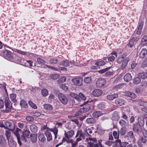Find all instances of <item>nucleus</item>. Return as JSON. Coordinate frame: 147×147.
Here are the masks:
<instances>
[{
    "label": "nucleus",
    "mask_w": 147,
    "mask_h": 147,
    "mask_svg": "<svg viewBox=\"0 0 147 147\" xmlns=\"http://www.w3.org/2000/svg\"><path fill=\"white\" fill-rule=\"evenodd\" d=\"M74 134V131L72 130H70L66 132L65 131L64 135L65 138H63L62 139L63 142L66 141L67 143H70L73 142L72 139H70L72 138Z\"/></svg>",
    "instance_id": "1"
},
{
    "label": "nucleus",
    "mask_w": 147,
    "mask_h": 147,
    "mask_svg": "<svg viewBox=\"0 0 147 147\" xmlns=\"http://www.w3.org/2000/svg\"><path fill=\"white\" fill-rule=\"evenodd\" d=\"M1 53L5 58L8 60H10L13 59V53L7 50H3Z\"/></svg>",
    "instance_id": "2"
},
{
    "label": "nucleus",
    "mask_w": 147,
    "mask_h": 147,
    "mask_svg": "<svg viewBox=\"0 0 147 147\" xmlns=\"http://www.w3.org/2000/svg\"><path fill=\"white\" fill-rule=\"evenodd\" d=\"M138 123L134 124L133 129L136 130L137 131L141 128V127L144 125V118H138Z\"/></svg>",
    "instance_id": "3"
},
{
    "label": "nucleus",
    "mask_w": 147,
    "mask_h": 147,
    "mask_svg": "<svg viewBox=\"0 0 147 147\" xmlns=\"http://www.w3.org/2000/svg\"><path fill=\"white\" fill-rule=\"evenodd\" d=\"M5 109L3 110L4 112L8 113L11 111L12 107L11 103L9 101L8 98H6L5 100Z\"/></svg>",
    "instance_id": "4"
},
{
    "label": "nucleus",
    "mask_w": 147,
    "mask_h": 147,
    "mask_svg": "<svg viewBox=\"0 0 147 147\" xmlns=\"http://www.w3.org/2000/svg\"><path fill=\"white\" fill-rule=\"evenodd\" d=\"M58 98L60 102L63 105H66L68 102L67 97L63 93H60L58 94Z\"/></svg>",
    "instance_id": "5"
},
{
    "label": "nucleus",
    "mask_w": 147,
    "mask_h": 147,
    "mask_svg": "<svg viewBox=\"0 0 147 147\" xmlns=\"http://www.w3.org/2000/svg\"><path fill=\"white\" fill-rule=\"evenodd\" d=\"M85 134H84L82 132L81 130H78L77 133L76 135L75 138H78L76 139L77 141H81L82 139H84L85 138Z\"/></svg>",
    "instance_id": "6"
},
{
    "label": "nucleus",
    "mask_w": 147,
    "mask_h": 147,
    "mask_svg": "<svg viewBox=\"0 0 147 147\" xmlns=\"http://www.w3.org/2000/svg\"><path fill=\"white\" fill-rule=\"evenodd\" d=\"M71 81L74 84L80 86L82 85L83 78L81 77L74 78L71 80Z\"/></svg>",
    "instance_id": "7"
},
{
    "label": "nucleus",
    "mask_w": 147,
    "mask_h": 147,
    "mask_svg": "<svg viewBox=\"0 0 147 147\" xmlns=\"http://www.w3.org/2000/svg\"><path fill=\"white\" fill-rule=\"evenodd\" d=\"M86 141H87L88 142V145L87 146V147H93L94 145V143L96 142L97 141L96 138H86Z\"/></svg>",
    "instance_id": "8"
},
{
    "label": "nucleus",
    "mask_w": 147,
    "mask_h": 147,
    "mask_svg": "<svg viewBox=\"0 0 147 147\" xmlns=\"http://www.w3.org/2000/svg\"><path fill=\"white\" fill-rule=\"evenodd\" d=\"M106 84V80L103 78L98 79L96 81V85L98 87H101L104 86Z\"/></svg>",
    "instance_id": "9"
},
{
    "label": "nucleus",
    "mask_w": 147,
    "mask_h": 147,
    "mask_svg": "<svg viewBox=\"0 0 147 147\" xmlns=\"http://www.w3.org/2000/svg\"><path fill=\"white\" fill-rule=\"evenodd\" d=\"M144 24V22L142 21H140L138 22V25L137 28L136 34L139 35L141 34L142 30Z\"/></svg>",
    "instance_id": "10"
},
{
    "label": "nucleus",
    "mask_w": 147,
    "mask_h": 147,
    "mask_svg": "<svg viewBox=\"0 0 147 147\" xmlns=\"http://www.w3.org/2000/svg\"><path fill=\"white\" fill-rule=\"evenodd\" d=\"M138 105L143 106V107L141 108L142 110L147 113V102L141 100L138 102Z\"/></svg>",
    "instance_id": "11"
},
{
    "label": "nucleus",
    "mask_w": 147,
    "mask_h": 147,
    "mask_svg": "<svg viewBox=\"0 0 147 147\" xmlns=\"http://www.w3.org/2000/svg\"><path fill=\"white\" fill-rule=\"evenodd\" d=\"M95 131L93 127H87L85 129V133L86 135H88L89 136H91V134L92 132H95Z\"/></svg>",
    "instance_id": "12"
},
{
    "label": "nucleus",
    "mask_w": 147,
    "mask_h": 147,
    "mask_svg": "<svg viewBox=\"0 0 147 147\" xmlns=\"http://www.w3.org/2000/svg\"><path fill=\"white\" fill-rule=\"evenodd\" d=\"M147 142V139L146 137H142L139 139L138 141V144L140 147H143L141 142L143 144H146Z\"/></svg>",
    "instance_id": "13"
},
{
    "label": "nucleus",
    "mask_w": 147,
    "mask_h": 147,
    "mask_svg": "<svg viewBox=\"0 0 147 147\" xmlns=\"http://www.w3.org/2000/svg\"><path fill=\"white\" fill-rule=\"evenodd\" d=\"M5 126L6 128H7L11 130H12L14 128L13 124L9 121H6L4 122Z\"/></svg>",
    "instance_id": "14"
},
{
    "label": "nucleus",
    "mask_w": 147,
    "mask_h": 147,
    "mask_svg": "<svg viewBox=\"0 0 147 147\" xmlns=\"http://www.w3.org/2000/svg\"><path fill=\"white\" fill-rule=\"evenodd\" d=\"M102 91L98 89L94 90L92 92V95L94 96L98 97L100 96L102 94Z\"/></svg>",
    "instance_id": "15"
},
{
    "label": "nucleus",
    "mask_w": 147,
    "mask_h": 147,
    "mask_svg": "<svg viewBox=\"0 0 147 147\" xmlns=\"http://www.w3.org/2000/svg\"><path fill=\"white\" fill-rule=\"evenodd\" d=\"M20 130V129L18 128H17L15 131L13 132L14 134L16 136L18 140V143L20 146L21 143L20 139V136L19 134V131Z\"/></svg>",
    "instance_id": "16"
},
{
    "label": "nucleus",
    "mask_w": 147,
    "mask_h": 147,
    "mask_svg": "<svg viewBox=\"0 0 147 147\" xmlns=\"http://www.w3.org/2000/svg\"><path fill=\"white\" fill-rule=\"evenodd\" d=\"M125 102L124 100L122 98H118L116 99L115 103L118 106H121L124 104Z\"/></svg>",
    "instance_id": "17"
},
{
    "label": "nucleus",
    "mask_w": 147,
    "mask_h": 147,
    "mask_svg": "<svg viewBox=\"0 0 147 147\" xmlns=\"http://www.w3.org/2000/svg\"><path fill=\"white\" fill-rule=\"evenodd\" d=\"M120 117L117 112L115 111L112 114L111 119L112 120L117 121L119 119Z\"/></svg>",
    "instance_id": "18"
},
{
    "label": "nucleus",
    "mask_w": 147,
    "mask_h": 147,
    "mask_svg": "<svg viewBox=\"0 0 147 147\" xmlns=\"http://www.w3.org/2000/svg\"><path fill=\"white\" fill-rule=\"evenodd\" d=\"M103 113L101 111H98L93 112L92 113V116L94 118H98L102 115Z\"/></svg>",
    "instance_id": "19"
},
{
    "label": "nucleus",
    "mask_w": 147,
    "mask_h": 147,
    "mask_svg": "<svg viewBox=\"0 0 147 147\" xmlns=\"http://www.w3.org/2000/svg\"><path fill=\"white\" fill-rule=\"evenodd\" d=\"M7 140L9 145L10 147H16V143L13 140L12 138H9Z\"/></svg>",
    "instance_id": "20"
},
{
    "label": "nucleus",
    "mask_w": 147,
    "mask_h": 147,
    "mask_svg": "<svg viewBox=\"0 0 147 147\" xmlns=\"http://www.w3.org/2000/svg\"><path fill=\"white\" fill-rule=\"evenodd\" d=\"M147 54V50L145 49H143L139 54V57L144 58Z\"/></svg>",
    "instance_id": "21"
},
{
    "label": "nucleus",
    "mask_w": 147,
    "mask_h": 147,
    "mask_svg": "<svg viewBox=\"0 0 147 147\" xmlns=\"http://www.w3.org/2000/svg\"><path fill=\"white\" fill-rule=\"evenodd\" d=\"M38 138L39 140L41 142H44L46 140L44 134L41 132L38 133Z\"/></svg>",
    "instance_id": "22"
},
{
    "label": "nucleus",
    "mask_w": 147,
    "mask_h": 147,
    "mask_svg": "<svg viewBox=\"0 0 147 147\" xmlns=\"http://www.w3.org/2000/svg\"><path fill=\"white\" fill-rule=\"evenodd\" d=\"M44 109L48 111H51L53 109V106L49 104H45L43 105Z\"/></svg>",
    "instance_id": "23"
},
{
    "label": "nucleus",
    "mask_w": 147,
    "mask_h": 147,
    "mask_svg": "<svg viewBox=\"0 0 147 147\" xmlns=\"http://www.w3.org/2000/svg\"><path fill=\"white\" fill-rule=\"evenodd\" d=\"M37 134H31L30 135V138L33 142H36L37 140Z\"/></svg>",
    "instance_id": "24"
},
{
    "label": "nucleus",
    "mask_w": 147,
    "mask_h": 147,
    "mask_svg": "<svg viewBox=\"0 0 147 147\" xmlns=\"http://www.w3.org/2000/svg\"><path fill=\"white\" fill-rule=\"evenodd\" d=\"M37 127L34 124H32L30 126L31 131L33 133H36L37 131Z\"/></svg>",
    "instance_id": "25"
},
{
    "label": "nucleus",
    "mask_w": 147,
    "mask_h": 147,
    "mask_svg": "<svg viewBox=\"0 0 147 147\" xmlns=\"http://www.w3.org/2000/svg\"><path fill=\"white\" fill-rule=\"evenodd\" d=\"M45 133L47 137L48 141H50L52 140V136L50 132L48 130H47L45 131Z\"/></svg>",
    "instance_id": "26"
},
{
    "label": "nucleus",
    "mask_w": 147,
    "mask_h": 147,
    "mask_svg": "<svg viewBox=\"0 0 147 147\" xmlns=\"http://www.w3.org/2000/svg\"><path fill=\"white\" fill-rule=\"evenodd\" d=\"M126 138L128 140H132L134 137V133L132 131H129L127 134L126 136Z\"/></svg>",
    "instance_id": "27"
},
{
    "label": "nucleus",
    "mask_w": 147,
    "mask_h": 147,
    "mask_svg": "<svg viewBox=\"0 0 147 147\" xmlns=\"http://www.w3.org/2000/svg\"><path fill=\"white\" fill-rule=\"evenodd\" d=\"M118 97V95L117 94L112 95H108L107 96V99L109 100H112L114 98Z\"/></svg>",
    "instance_id": "28"
},
{
    "label": "nucleus",
    "mask_w": 147,
    "mask_h": 147,
    "mask_svg": "<svg viewBox=\"0 0 147 147\" xmlns=\"http://www.w3.org/2000/svg\"><path fill=\"white\" fill-rule=\"evenodd\" d=\"M124 79L126 82H129L132 79L131 74H126L124 77Z\"/></svg>",
    "instance_id": "29"
},
{
    "label": "nucleus",
    "mask_w": 147,
    "mask_h": 147,
    "mask_svg": "<svg viewBox=\"0 0 147 147\" xmlns=\"http://www.w3.org/2000/svg\"><path fill=\"white\" fill-rule=\"evenodd\" d=\"M125 95L128 96H129L132 98H136V96L134 93L129 92H127L125 93Z\"/></svg>",
    "instance_id": "30"
},
{
    "label": "nucleus",
    "mask_w": 147,
    "mask_h": 147,
    "mask_svg": "<svg viewBox=\"0 0 147 147\" xmlns=\"http://www.w3.org/2000/svg\"><path fill=\"white\" fill-rule=\"evenodd\" d=\"M20 105L21 107L25 108H27L28 105L26 101L24 100H21L20 102Z\"/></svg>",
    "instance_id": "31"
},
{
    "label": "nucleus",
    "mask_w": 147,
    "mask_h": 147,
    "mask_svg": "<svg viewBox=\"0 0 147 147\" xmlns=\"http://www.w3.org/2000/svg\"><path fill=\"white\" fill-rule=\"evenodd\" d=\"M30 132L28 130H26L23 132L22 137L23 139H25L26 138H27L29 136Z\"/></svg>",
    "instance_id": "32"
},
{
    "label": "nucleus",
    "mask_w": 147,
    "mask_h": 147,
    "mask_svg": "<svg viewBox=\"0 0 147 147\" xmlns=\"http://www.w3.org/2000/svg\"><path fill=\"white\" fill-rule=\"evenodd\" d=\"M13 51L15 52L18 53L22 55H26L27 54V52H26L23 51L18 49H14Z\"/></svg>",
    "instance_id": "33"
},
{
    "label": "nucleus",
    "mask_w": 147,
    "mask_h": 147,
    "mask_svg": "<svg viewBox=\"0 0 147 147\" xmlns=\"http://www.w3.org/2000/svg\"><path fill=\"white\" fill-rule=\"evenodd\" d=\"M138 76L142 79H146L147 77V73L145 72L140 73Z\"/></svg>",
    "instance_id": "34"
},
{
    "label": "nucleus",
    "mask_w": 147,
    "mask_h": 147,
    "mask_svg": "<svg viewBox=\"0 0 147 147\" xmlns=\"http://www.w3.org/2000/svg\"><path fill=\"white\" fill-rule=\"evenodd\" d=\"M50 131L53 132L55 135V138L56 139L57 137V134L58 132V130L56 127H54L53 128H51Z\"/></svg>",
    "instance_id": "35"
},
{
    "label": "nucleus",
    "mask_w": 147,
    "mask_h": 147,
    "mask_svg": "<svg viewBox=\"0 0 147 147\" xmlns=\"http://www.w3.org/2000/svg\"><path fill=\"white\" fill-rule=\"evenodd\" d=\"M6 142L2 136H0V144L2 146H4L6 144Z\"/></svg>",
    "instance_id": "36"
},
{
    "label": "nucleus",
    "mask_w": 147,
    "mask_h": 147,
    "mask_svg": "<svg viewBox=\"0 0 147 147\" xmlns=\"http://www.w3.org/2000/svg\"><path fill=\"white\" fill-rule=\"evenodd\" d=\"M10 98L11 101L13 102H16V95L14 94H10Z\"/></svg>",
    "instance_id": "37"
},
{
    "label": "nucleus",
    "mask_w": 147,
    "mask_h": 147,
    "mask_svg": "<svg viewBox=\"0 0 147 147\" xmlns=\"http://www.w3.org/2000/svg\"><path fill=\"white\" fill-rule=\"evenodd\" d=\"M117 142L119 144V146L121 147H125L127 144H128V142H121V140H117Z\"/></svg>",
    "instance_id": "38"
},
{
    "label": "nucleus",
    "mask_w": 147,
    "mask_h": 147,
    "mask_svg": "<svg viewBox=\"0 0 147 147\" xmlns=\"http://www.w3.org/2000/svg\"><path fill=\"white\" fill-rule=\"evenodd\" d=\"M86 121L88 123L93 124L95 122L96 120L93 117H91L87 119Z\"/></svg>",
    "instance_id": "39"
},
{
    "label": "nucleus",
    "mask_w": 147,
    "mask_h": 147,
    "mask_svg": "<svg viewBox=\"0 0 147 147\" xmlns=\"http://www.w3.org/2000/svg\"><path fill=\"white\" fill-rule=\"evenodd\" d=\"M84 82L87 84H89L91 83L92 80L90 77H85L84 80Z\"/></svg>",
    "instance_id": "40"
},
{
    "label": "nucleus",
    "mask_w": 147,
    "mask_h": 147,
    "mask_svg": "<svg viewBox=\"0 0 147 147\" xmlns=\"http://www.w3.org/2000/svg\"><path fill=\"white\" fill-rule=\"evenodd\" d=\"M119 123L122 127H125L126 126V122L123 119L120 120L119 121Z\"/></svg>",
    "instance_id": "41"
},
{
    "label": "nucleus",
    "mask_w": 147,
    "mask_h": 147,
    "mask_svg": "<svg viewBox=\"0 0 147 147\" xmlns=\"http://www.w3.org/2000/svg\"><path fill=\"white\" fill-rule=\"evenodd\" d=\"M115 59V57L114 56H112L108 58L107 57H105L103 58V60L106 61L107 62L112 61L114 60Z\"/></svg>",
    "instance_id": "42"
},
{
    "label": "nucleus",
    "mask_w": 147,
    "mask_h": 147,
    "mask_svg": "<svg viewBox=\"0 0 147 147\" xmlns=\"http://www.w3.org/2000/svg\"><path fill=\"white\" fill-rule=\"evenodd\" d=\"M41 93L43 96H46L48 95V91L45 89H43L41 90Z\"/></svg>",
    "instance_id": "43"
},
{
    "label": "nucleus",
    "mask_w": 147,
    "mask_h": 147,
    "mask_svg": "<svg viewBox=\"0 0 147 147\" xmlns=\"http://www.w3.org/2000/svg\"><path fill=\"white\" fill-rule=\"evenodd\" d=\"M28 104L33 109H35L37 108V107L36 105L32 101H28Z\"/></svg>",
    "instance_id": "44"
},
{
    "label": "nucleus",
    "mask_w": 147,
    "mask_h": 147,
    "mask_svg": "<svg viewBox=\"0 0 147 147\" xmlns=\"http://www.w3.org/2000/svg\"><path fill=\"white\" fill-rule=\"evenodd\" d=\"M51 68L52 69H53L55 71H58L59 70H63L64 71H66L67 70L66 68L63 67H59V68H55L53 67H51Z\"/></svg>",
    "instance_id": "45"
},
{
    "label": "nucleus",
    "mask_w": 147,
    "mask_h": 147,
    "mask_svg": "<svg viewBox=\"0 0 147 147\" xmlns=\"http://www.w3.org/2000/svg\"><path fill=\"white\" fill-rule=\"evenodd\" d=\"M69 95L73 98H74L76 100L79 98V96L78 94L73 92H71L69 94Z\"/></svg>",
    "instance_id": "46"
},
{
    "label": "nucleus",
    "mask_w": 147,
    "mask_h": 147,
    "mask_svg": "<svg viewBox=\"0 0 147 147\" xmlns=\"http://www.w3.org/2000/svg\"><path fill=\"white\" fill-rule=\"evenodd\" d=\"M105 103L104 102H102L98 105L97 107L100 109H102L105 108Z\"/></svg>",
    "instance_id": "47"
},
{
    "label": "nucleus",
    "mask_w": 147,
    "mask_h": 147,
    "mask_svg": "<svg viewBox=\"0 0 147 147\" xmlns=\"http://www.w3.org/2000/svg\"><path fill=\"white\" fill-rule=\"evenodd\" d=\"M68 86L65 84H62L60 85V88L65 91L67 90L68 89Z\"/></svg>",
    "instance_id": "48"
},
{
    "label": "nucleus",
    "mask_w": 147,
    "mask_h": 147,
    "mask_svg": "<svg viewBox=\"0 0 147 147\" xmlns=\"http://www.w3.org/2000/svg\"><path fill=\"white\" fill-rule=\"evenodd\" d=\"M59 77V75L58 74H53L51 75V78L53 80H56Z\"/></svg>",
    "instance_id": "49"
},
{
    "label": "nucleus",
    "mask_w": 147,
    "mask_h": 147,
    "mask_svg": "<svg viewBox=\"0 0 147 147\" xmlns=\"http://www.w3.org/2000/svg\"><path fill=\"white\" fill-rule=\"evenodd\" d=\"M123 84H119L118 85L115 86H114L113 88V89L114 90H117L119 89L122 88L123 87Z\"/></svg>",
    "instance_id": "50"
},
{
    "label": "nucleus",
    "mask_w": 147,
    "mask_h": 147,
    "mask_svg": "<svg viewBox=\"0 0 147 147\" xmlns=\"http://www.w3.org/2000/svg\"><path fill=\"white\" fill-rule=\"evenodd\" d=\"M140 78L138 77H137L135 78L133 81V83L135 84H138L141 81Z\"/></svg>",
    "instance_id": "51"
},
{
    "label": "nucleus",
    "mask_w": 147,
    "mask_h": 147,
    "mask_svg": "<svg viewBox=\"0 0 147 147\" xmlns=\"http://www.w3.org/2000/svg\"><path fill=\"white\" fill-rule=\"evenodd\" d=\"M90 109V107H83L81 108V111L83 112H86L88 111Z\"/></svg>",
    "instance_id": "52"
},
{
    "label": "nucleus",
    "mask_w": 147,
    "mask_h": 147,
    "mask_svg": "<svg viewBox=\"0 0 147 147\" xmlns=\"http://www.w3.org/2000/svg\"><path fill=\"white\" fill-rule=\"evenodd\" d=\"M126 131V129L124 127H122L120 131V134L121 135H123L125 134Z\"/></svg>",
    "instance_id": "53"
},
{
    "label": "nucleus",
    "mask_w": 147,
    "mask_h": 147,
    "mask_svg": "<svg viewBox=\"0 0 147 147\" xmlns=\"http://www.w3.org/2000/svg\"><path fill=\"white\" fill-rule=\"evenodd\" d=\"M135 42L133 40V39H131L129 41L128 44V47H132L134 45Z\"/></svg>",
    "instance_id": "54"
},
{
    "label": "nucleus",
    "mask_w": 147,
    "mask_h": 147,
    "mask_svg": "<svg viewBox=\"0 0 147 147\" xmlns=\"http://www.w3.org/2000/svg\"><path fill=\"white\" fill-rule=\"evenodd\" d=\"M110 68H111L110 67H107L106 68H105V69H102L100 70H99L98 71V72H99V73H100V74L103 73L105 72H106V71H107L108 69H110Z\"/></svg>",
    "instance_id": "55"
},
{
    "label": "nucleus",
    "mask_w": 147,
    "mask_h": 147,
    "mask_svg": "<svg viewBox=\"0 0 147 147\" xmlns=\"http://www.w3.org/2000/svg\"><path fill=\"white\" fill-rule=\"evenodd\" d=\"M18 127L20 128H23L24 126V124L22 122H20L18 123Z\"/></svg>",
    "instance_id": "56"
},
{
    "label": "nucleus",
    "mask_w": 147,
    "mask_h": 147,
    "mask_svg": "<svg viewBox=\"0 0 147 147\" xmlns=\"http://www.w3.org/2000/svg\"><path fill=\"white\" fill-rule=\"evenodd\" d=\"M26 120L29 121H32L34 120L33 118L31 116H27L26 117Z\"/></svg>",
    "instance_id": "57"
},
{
    "label": "nucleus",
    "mask_w": 147,
    "mask_h": 147,
    "mask_svg": "<svg viewBox=\"0 0 147 147\" xmlns=\"http://www.w3.org/2000/svg\"><path fill=\"white\" fill-rule=\"evenodd\" d=\"M113 135L115 138H118L119 137V134L116 131H114L113 133Z\"/></svg>",
    "instance_id": "58"
},
{
    "label": "nucleus",
    "mask_w": 147,
    "mask_h": 147,
    "mask_svg": "<svg viewBox=\"0 0 147 147\" xmlns=\"http://www.w3.org/2000/svg\"><path fill=\"white\" fill-rule=\"evenodd\" d=\"M142 42L144 43H146L147 42V35H145L144 36L142 39Z\"/></svg>",
    "instance_id": "59"
},
{
    "label": "nucleus",
    "mask_w": 147,
    "mask_h": 147,
    "mask_svg": "<svg viewBox=\"0 0 147 147\" xmlns=\"http://www.w3.org/2000/svg\"><path fill=\"white\" fill-rule=\"evenodd\" d=\"M50 62L51 64H56L57 63V59H51L50 60Z\"/></svg>",
    "instance_id": "60"
},
{
    "label": "nucleus",
    "mask_w": 147,
    "mask_h": 147,
    "mask_svg": "<svg viewBox=\"0 0 147 147\" xmlns=\"http://www.w3.org/2000/svg\"><path fill=\"white\" fill-rule=\"evenodd\" d=\"M5 134L6 136L7 140H8L9 138H12V137L10 136V134L9 131H7L6 130L5 132Z\"/></svg>",
    "instance_id": "61"
},
{
    "label": "nucleus",
    "mask_w": 147,
    "mask_h": 147,
    "mask_svg": "<svg viewBox=\"0 0 147 147\" xmlns=\"http://www.w3.org/2000/svg\"><path fill=\"white\" fill-rule=\"evenodd\" d=\"M106 63L103 60L98 61H97L95 64H105Z\"/></svg>",
    "instance_id": "62"
},
{
    "label": "nucleus",
    "mask_w": 147,
    "mask_h": 147,
    "mask_svg": "<svg viewBox=\"0 0 147 147\" xmlns=\"http://www.w3.org/2000/svg\"><path fill=\"white\" fill-rule=\"evenodd\" d=\"M78 96L82 99L83 100H85L86 98V97L82 93H80L79 94Z\"/></svg>",
    "instance_id": "63"
},
{
    "label": "nucleus",
    "mask_w": 147,
    "mask_h": 147,
    "mask_svg": "<svg viewBox=\"0 0 147 147\" xmlns=\"http://www.w3.org/2000/svg\"><path fill=\"white\" fill-rule=\"evenodd\" d=\"M60 80L61 82H65L66 80V78L64 76H61L60 78Z\"/></svg>",
    "instance_id": "64"
}]
</instances>
